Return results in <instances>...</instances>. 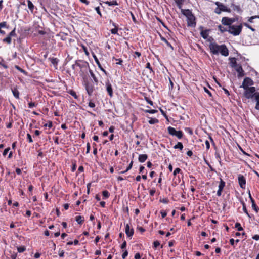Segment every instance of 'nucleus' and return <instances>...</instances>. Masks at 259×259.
Here are the masks:
<instances>
[{"mask_svg":"<svg viewBox=\"0 0 259 259\" xmlns=\"http://www.w3.org/2000/svg\"><path fill=\"white\" fill-rule=\"evenodd\" d=\"M27 2L28 7L29 9L32 12L33 9H34V5H33V3L30 0H27Z\"/></svg>","mask_w":259,"mask_h":259,"instance_id":"nucleus-24","label":"nucleus"},{"mask_svg":"<svg viewBox=\"0 0 259 259\" xmlns=\"http://www.w3.org/2000/svg\"><path fill=\"white\" fill-rule=\"evenodd\" d=\"M10 150V147H8V148L5 149L3 152V155L4 156H6Z\"/></svg>","mask_w":259,"mask_h":259,"instance_id":"nucleus-47","label":"nucleus"},{"mask_svg":"<svg viewBox=\"0 0 259 259\" xmlns=\"http://www.w3.org/2000/svg\"><path fill=\"white\" fill-rule=\"evenodd\" d=\"M215 4L217 5V6L221 7V10L222 11L228 12H231V10L230 8H227L226 6L220 3V2H217L215 3Z\"/></svg>","mask_w":259,"mask_h":259,"instance_id":"nucleus-12","label":"nucleus"},{"mask_svg":"<svg viewBox=\"0 0 259 259\" xmlns=\"http://www.w3.org/2000/svg\"><path fill=\"white\" fill-rule=\"evenodd\" d=\"M106 90L108 92V95L110 97L113 96V90L111 83L108 81L106 82Z\"/></svg>","mask_w":259,"mask_h":259,"instance_id":"nucleus-11","label":"nucleus"},{"mask_svg":"<svg viewBox=\"0 0 259 259\" xmlns=\"http://www.w3.org/2000/svg\"><path fill=\"white\" fill-rule=\"evenodd\" d=\"M256 18H259V16H253L250 17L248 19V21L250 22V23H252L253 20Z\"/></svg>","mask_w":259,"mask_h":259,"instance_id":"nucleus-43","label":"nucleus"},{"mask_svg":"<svg viewBox=\"0 0 259 259\" xmlns=\"http://www.w3.org/2000/svg\"><path fill=\"white\" fill-rule=\"evenodd\" d=\"M85 87L88 94L89 95L91 96L92 94L94 89L93 85L91 82H87L85 83Z\"/></svg>","mask_w":259,"mask_h":259,"instance_id":"nucleus-8","label":"nucleus"},{"mask_svg":"<svg viewBox=\"0 0 259 259\" xmlns=\"http://www.w3.org/2000/svg\"><path fill=\"white\" fill-rule=\"evenodd\" d=\"M242 205H243V211H244V212H245V213H246L248 216H249V213H248V211H247V209H246V206H245V203H244L243 202H242Z\"/></svg>","mask_w":259,"mask_h":259,"instance_id":"nucleus-37","label":"nucleus"},{"mask_svg":"<svg viewBox=\"0 0 259 259\" xmlns=\"http://www.w3.org/2000/svg\"><path fill=\"white\" fill-rule=\"evenodd\" d=\"M183 132L181 131H176V134L175 135L179 139H181L183 137Z\"/></svg>","mask_w":259,"mask_h":259,"instance_id":"nucleus-25","label":"nucleus"},{"mask_svg":"<svg viewBox=\"0 0 259 259\" xmlns=\"http://www.w3.org/2000/svg\"><path fill=\"white\" fill-rule=\"evenodd\" d=\"M90 73L92 77L93 78L95 82L97 84L98 82V79L95 76V75L94 74L93 71L91 70H90Z\"/></svg>","mask_w":259,"mask_h":259,"instance_id":"nucleus-27","label":"nucleus"},{"mask_svg":"<svg viewBox=\"0 0 259 259\" xmlns=\"http://www.w3.org/2000/svg\"><path fill=\"white\" fill-rule=\"evenodd\" d=\"M174 148L175 149H179L180 150H182L183 148V145L181 142H178V143L174 146Z\"/></svg>","mask_w":259,"mask_h":259,"instance_id":"nucleus-23","label":"nucleus"},{"mask_svg":"<svg viewBox=\"0 0 259 259\" xmlns=\"http://www.w3.org/2000/svg\"><path fill=\"white\" fill-rule=\"evenodd\" d=\"M219 30H220L221 32H225V31H228V30H227L226 28H224V27H222V26H221V25H219Z\"/></svg>","mask_w":259,"mask_h":259,"instance_id":"nucleus-45","label":"nucleus"},{"mask_svg":"<svg viewBox=\"0 0 259 259\" xmlns=\"http://www.w3.org/2000/svg\"><path fill=\"white\" fill-rule=\"evenodd\" d=\"M205 144L206 145V147L207 149H209L210 148V144H209V141L206 140L205 142Z\"/></svg>","mask_w":259,"mask_h":259,"instance_id":"nucleus-53","label":"nucleus"},{"mask_svg":"<svg viewBox=\"0 0 259 259\" xmlns=\"http://www.w3.org/2000/svg\"><path fill=\"white\" fill-rule=\"evenodd\" d=\"M204 90L206 93H207L210 97H211L212 95L210 92L206 88H204Z\"/></svg>","mask_w":259,"mask_h":259,"instance_id":"nucleus-58","label":"nucleus"},{"mask_svg":"<svg viewBox=\"0 0 259 259\" xmlns=\"http://www.w3.org/2000/svg\"><path fill=\"white\" fill-rule=\"evenodd\" d=\"M238 179L240 187L242 189H245L246 185V180L244 177L243 175H239Z\"/></svg>","mask_w":259,"mask_h":259,"instance_id":"nucleus-7","label":"nucleus"},{"mask_svg":"<svg viewBox=\"0 0 259 259\" xmlns=\"http://www.w3.org/2000/svg\"><path fill=\"white\" fill-rule=\"evenodd\" d=\"M210 52L214 55H218L220 53L222 55L227 56L229 51L225 45H219L215 42L210 43L209 45Z\"/></svg>","mask_w":259,"mask_h":259,"instance_id":"nucleus-1","label":"nucleus"},{"mask_svg":"<svg viewBox=\"0 0 259 259\" xmlns=\"http://www.w3.org/2000/svg\"><path fill=\"white\" fill-rule=\"evenodd\" d=\"M187 19V25L188 26L195 27L196 26L195 17L193 15L188 18Z\"/></svg>","mask_w":259,"mask_h":259,"instance_id":"nucleus-6","label":"nucleus"},{"mask_svg":"<svg viewBox=\"0 0 259 259\" xmlns=\"http://www.w3.org/2000/svg\"><path fill=\"white\" fill-rule=\"evenodd\" d=\"M235 21L234 18H229L228 17H223L222 19V23L224 25L232 26L231 24Z\"/></svg>","mask_w":259,"mask_h":259,"instance_id":"nucleus-5","label":"nucleus"},{"mask_svg":"<svg viewBox=\"0 0 259 259\" xmlns=\"http://www.w3.org/2000/svg\"><path fill=\"white\" fill-rule=\"evenodd\" d=\"M181 12L187 18L193 15L192 12L189 9H181Z\"/></svg>","mask_w":259,"mask_h":259,"instance_id":"nucleus-13","label":"nucleus"},{"mask_svg":"<svg viewBox=\"0 0 259 259\" xmlns=\"http://www.w3.org/2000/svg\"><path fill=\"white\" fill-rule=\"evenodd\" d=\"M146 68L149 69L151 71H152V69L150 64L149 63H147L146 64Z\"/></svg>","mask_w":259,"mask_h":259,"instance_id":"nucleus-61","label":"nucleus"},{"mask_svg":"<svg viewBox=\"0 0 259 259\" xmlns=\"http://www.w3.org/2000/svg\"><path fill=\"white\" fill-rule=\"evenodd\" d=\"M49 59L50 60L51 62L53 65L57 64V63H58V59L57 58H49Z\"/></svg>","mask_w":259,"mask_h":259,"instance_id":"nucleus-34","label":"nucleus"},{"mask_svg":"<svg viewBox=\"0 0 259 259\" xmlns=\"http://www.w3.org/2000/svg\"><path fill=\"white\" fill-rule=\"evenodd\" d=\"M69 94L71 96H72L74 98H75V99L77 98V96L74 91L71 90L69 92Z\"/></svg>","mask_w":259,"mask_h":259,"instance_id":"nucleus-41","label":"nucleus"},{"mask_svg":"<svg viewBox=\"0 0 259 259\" xmlns=\"http://www.w3.org/2000/svg\"><path fill=\"white\" fill-rule=\"evenodd\" d=\"M160 213H161V216H162V217L163 218H165L166 216V215H167V212L166 211H161L160 212Z\"/></svg>","mask_w":259,"mask_h":259,"instance_id":"nucleus-54","label":"nucleus"},{"mask_svg":"<svg viewBox=\"0 0 259 259\" xmlns=\"http://www.w3.org/2000/svg\"><path fill=\"white\" fill-rule=\"evenodd\" d=\"M153 245H154V247L155 248H156V247H157L158 246H159V245H160V242H159L158 241H157V240L155 241L154 242V243H153Z\"/></svg>","mask_w":259,"mask_h":259,"instance_id":"nucleus-48","label":"nucleus"},{"mask_svg":"<svg viewBox=\"0 0 259 259\" xmlns=\"http://www.w3.org/2000/svg\"><path fill=\"white\" fill-rule=\"evenodd\" d=\"M230 65L232 67L235 68L234 66H238L239 65L237 63L236 59L235 58H231L230 59Z\"/></svg>","mask_w":259,"mask_h":259,"instance_id":"nucleus-17","label":"nucleus"},{"mask_svg":"<svg viewBox=\"0 0 259 259\" xmlns=\"http://www.w3.org/2000/svg\"><path fill=\"white\" fill-rule=\"evenodd\" d=\"M112 25L113 26H114L115 27L113 29H112L110 31L111 32L112 34H118V27L117 26L115 25V24L114 23H112Z\"/></svg>","mask_w":259,"mask_h":259,"instance_id":"nucleus-20","label":"nucleus"},{"mask_svg":"<svg viewBox=\"0 0 259 259\" xmlns=\"http://www.w3.org/2000/svg\"><path fill=\"white\" fill-rule=\"evenodd\" d=\"M27 139L30 143L33 142V140L32 139L31 136L30 135V134L28 133L27 134Z\"/></svg>","mask_w":259,"mask_h":259,"instance_id":"nucleus-42","label":"nucleus"},{"mask_svg":"<svg viewBox=\"0 0 259 259\" xmlns=\"http://www.w3.org/2000/svg\"><path fill=\"white\" fill-rule=\"evenodd\" d=\"M141 256L139 253H137L135 255V259H140Z\"/></svg>","mask_w":259,"mask_h":259,"instance_id":"nucleus-62","label":"nucleus"},{"mask_svg":"<svg viewBox=\"0 0 259 259\" xmlns=\"http://www.w3.org/2000/svg\"><path fill=\"white\" fill-rule=\"evenodd\" d=\"M126 242L124 240L121 246V249H124L126 247Z\"/></svg>","mask_w":259,"mask_h":259,"instance_id":"nucleus-57","label":"nucleus"},{"mask_svg":"<svg viewBox=\"0 0 259 259\" xmlns=\"http://www.w3.org/2000/svg\"><path fill=\"white\" fill-rule=\"evenodd\" d=\"M244 25L246 26V27L249 28L250 30H251L252 31H254L255 29L253 28L251 26H250L248 24L245 23H244Z\"/></svg>","mask_w":259,"mask_h":259,"instance_id":"nucleus-44","label":"nucleus"},{"mask_svg":"<svg viewBox=\"0 0 259 259\" xmlns=\"http://www.w3.org/2000/svg\"><path fill=\"white\" fill-rule=\"evenodd\" d=\"M146 112H148V113H151V114H154L156 112H157V110H153V109H151V110H146Z\"/></svg>","mask_w":259,"mask_h":259,"instance_id":"nucleus-46","label":"nucleus"},{"mask_svg":"<svg viewBox=\"0 0 259 259\" xmlns=\"http://www.w3.org/2000/svg\"><path fill=\"white\" fill-rule=\"evenodd\" d=\"M93 57L94 58V60H95L96 63H97V65L98 66L99 68H100L102 71L105 72H106L105 70L102 67L101 65L100 64V62H99V60L98 59L97 57H96V56L94 55Z\"/></svg>","mask_w":259,"mask_h":259,"instance_id":"nucleus-16","label":"nucleus"},{"mask_svg":"<svg viewBox=\"0 0 259 259\" xmlns=\"http://www.w3.org/2000/svg\"><path fill=\"white\" fill-rule=\"evenodd\" d=\"M148 156L147 154H140L139 156L138 160L140 162L143 163L146 160Z\"/></svg>","mask_w":259,"mask_h":259,"instance_id":"nucleus-14","label":"nucleus"},{"mask_svg":"<svg viewBox=\"0 0 259 259\" xmlns=\"http://www.w3.org/2000/svg\"><path fill=\"white\" fill-rule=\"evenodd\" d=\"M161 40L162 41H163V42H164L165 43H166V44L167 45V46L169 47L170 48H171L172 49H173V47L172 46H171V45L166 40V39H165L164 37H161Z\"/></svg>","mask_w":259,"mask_h":259,"instance_id":"nucleus-28","label":"nucleus"},{"mask_svg":"<svg viewBox=\"0 0 259 259\" xmlns=\"http://www.w3.org/2000/svg\"><path fill=\"white\" fill-rule=\"evenodd\" d=\"M252 85H253V80L249 77H245L240 87L243 88V89H246V88H250L251 87L250 86Z\"/></svg>","mask_w":259,"mask_h":259,"instance_id":"nucleus-4","label":"nucleus"},{"mask_svg":"<svg viewBox=\"0 0 259 259\" xmlns=\"http://www.w3.org/2000/svg\"><path fill=\"white\" fill-rule=\"evenodd\" d=\"M10 37L15 36L16 33L15 32V28L8 35Z\"/></svg>","mask_w":259,"mask_h":259,"instance_id":"nucleus-40","label":"nucleus"},{"mask_svg":"<svg viewBox=\"0 0 259 259\" xmlns=\"http://www.w3.org/2000/svg\"><path fill=\"white\" fill-rule=\"evenodd\" d=\"M148 122L150 124H154L155 123H158V120L156 118H150Z\"/></svg>","mask_w":259,"mask_h":259,"instance_id":"nucleus-29","label":"nucleus"},{"mask_svg":"<svg viewBox=\"0 0 259 259\" xmlns=\"http://www.w3.org/2000/svg\"><path fill=\"white\" fill-rule=\"evenodd\" d=\"M45 126H48L49 128H51L52 127V122H49L48 123H46L44 125Z\"/></svg>","mask_w":259,"mask_h":259,"instance_id":"nucleus-59","label":"nucleus"},{"mask_svg":"<svg viewBox=\"0 0 259 259\" xmlns=\"http://www.w3.org/2000/svg\"><path fill=\"white\" fill-rule=\"evenodd\" d=\"M249 198L250 199V200L251 201V203H252V208L255 209V210H256V208H257V206L255 204V201L254 200V199L252 198L251 195H250V192L249 193Z\"/></svg>","mask_w":259,"mask_h":259,"instance_id":"nucleus-21","label":"nucleus"},{"mask_svg":"<svg viewBox=\"0 0 259 259\" xmlns=\"http://www.w3.org/2000/svg\"><path fill=\"white\" fill-rule=\"evenodd\" d=\"M95 10L96 11L97 13L100 15V16H101V13L100 11V7H97L95 8Z\"/></svg>","mask_w":259,"mask_h":259,"instance_id":"nucleus-56","label":"nucleus"},{"mask_svg":"<svg viewBox=\"0 0 259 259\" xmlns=\"http://www.w3.org/2000/svg\"><path fill=\"white\" fill-rule=\"evenodd\" d=\"M244 93V96L247 99H252L254 98L255 100L259 99V92H255V88L253 87L246 88Z\"/></svg>","mask_w":259,"mask_h":259,"instance_id":"nucleus-2","label":"nucleus"},{"mask_svg":"<svg viewBox=\"0 0 259 259\" xmlns=\"http://www.w3.org/2000/svg\"><path fill=\"white\" fill-rule=\"evenodd\" d=\"M102 194H103V196L105 198H107L109 196V192L107 191H106V190L103 191V192H102Z\"/></svg>","mask_w":259,"mask_h":259,"instance_id":"nucleus-38","label":"nucleus"},{"mask_svg":"<svg viewBox=\"0 0 259 259\" xmlns=\"http://www.w3.org/2000/svg\"><path fill=\"white\" fill-rule=\"evenodd\" d=\"M225 185V183L222 179H221L220 183L219 185V189L223 190Z\"/></svg>","mask_w":259,"mask_h":259,"instance_id":"nucleus-33","label":"nucleus"},{"mask_svg":"<svg viewBox=\"0 0 259 259\" xmlns=\"http://www.w3.org/2000/svg\"><path fill=\"white\" fill-rule=\"evenodd\" d=\"M75 220L79 224H81L84 221L82 217L80 215L76 217Z\"/></svg>","mask_w":259,"mask_h":259,"instance_id":"nucleus-26","label":"nucleus"},{"mask_svg":"<svg viewBox=\"0 0 259 259\" xmlns=\"http://www.w3.org/2000/svg\"><path fill=\"white\" fill-rule=\"evenodd\" d=\"M26 248L24 246H20L17 248V250L20 253L24 252Z\"/></svg>","mask_w":259,"mask_h":259,"instance_id":"nucleus-36","label":"nucleus"},{"mask_svg":"<svg viewBox=\"0 0 259 259\" xmlns=\"http://www.w3.org/2000/svg\"><path fill=\"white\" fill-rule=\"evenodd\" d=\"M200 35L204 39H206L208 36V30H202L200 32Z\"/></svg>","mask_w":259,"mask_h":259,"instance_id":"nucleus-18","label":"nucleus"},{"mask_svg":"<svg viewBox=\"0 0 259 259\" xmlns=\"http://www.w3.org/2000/svg\"><path fill=\"white\" fill-rule=\"evenodd\" d=\"M7 22H2L0 23V28H4L6 27Z\"/></svg>","mask_w":259,"mask_h":259,"instance_id":"nucleus-51","label":"nucleus"},{"mask_svg":"<svg viewBox=\"0 0 259 259\" xmlns=\"http://www.w3.org/2000/svg\"><path fill=\"white\" fill-rule=\"evenodd\" d=\"M125 233L128 237L131 238L134 234V229H130V226L127 224L125 228Z\"/></svg>","mask_w":259,"mask_h":259,"instance_id":"nucleus-10","label":"nucleus"},{"mask_svg":"<svg viewBox=\"0 0 259 259\" xmlns=\"http://www.w3.org/2000/svg\"><path fill=\"white\" fill-rule=\"evenodd\" d=\"M231 7L234 11H237L238 13L241 12V9L239 5H236L232 3Z\"/></svg>","mask_w":259,"mask_h":259,"instance_id":"nucleus-15","label":"nucleus"},{"mask_svg":"<svg viewBox=\"0 0 259 259\" xmlns=\"http://www.w3.org/2000/svg\"><path fill=\"white\" fill-rule=\"evenodd\" d=\"M252 238L255 240H259V235H255L252 237Z\"/></svg>","mask_w":259,"mask_h":259,"instance_id":"nucleus-64","label":"nucleus"},{"mask_svg":"<svg viewBox=\"0 0 259 259\" xmlns=\"http://www.w3.org/2000/svg\"><path fill=\"white\" fill-rule=\"evenodd\" d=\"M128 255V251L125 250L124 253L122 255V257L123 259H125Z\"/></svg>","mask_w":259,"mask_h":259,"instance_id":"nucleus-50","label":"nucleus"},{"mask_svg":"<svg viewBox=\"0 0 259 259\" xmlns=\"http://www.w3.org/2000/svg\"><path fill=\"white\" fill-rule=\"evenodd\" d=\"M235 66V69L236 71L238 73V77H241L243 76L244 75V70H243V68H242L241 65L239 64L238 66Z\"/></svg>","mask_w":259,"mask_h":259,"instance_id":"nucleus-9","label":"nucleus"},{"mask_svg":"<svg viewBox=\"0 0 259 259\" xmlns=\"http://www.w3.org/2000/svg\"><path fill=\"white\" fill-rule=\"evenodd\" d=\"M28 105H29V107L31 108H32L33 107H34L35 106V103L34 102H30L28 104Z\"/></svg>","mask_w":259,"mask_h":259,"instance_id":"nucleus-60","label":"nucleus"},{"mask_svg":"<svg viewBox=\"0 0 259 259\" xmlns=\"http://www.w3.org/2000/svg\"><path fill=\"white\" fill-rule=\"evenodd\" d=\"M90 143H88L87 145V151H86V153H89L90 152Z\"/></svg>","mask_w":259,"mask_h":259,"instance_id":"nucleus-55","label":"nucleus"},{"mask_svg":"<svg viewBox=\"0 0 259 259\" xmlns=\"http://www.w3.org/2000/svg\"><path fill=\"white\" fill-rule=\"evenodd\" d=\"M242 25H232L228 27V31L233 34L234 36L238 35L241 32L242 30Z\"/></svg>","mask_w":259,"mask_h":259,"instance_id":"nucleus-3","label":"nucleus"},{"mask_svg":"<svg viewBox=\"0 0 259 259\" xmlns=\"http://www.w3.org/2000/svg\"><path fill=\"white\" fill-rule=\"evenodd\" d=\"M105 3L109 6H115V5H118L117 2L115 1H110V2L107 1V2H105Z\"/></svg>","mask_w":259,"mask_h":259,"instance_id":"nucleus-30","label":"nucleus"},{"mask_svg":"<svg viewBox=\"0 0 259 259\" xmlns=\"http://www.w3.org/2000/svg\"><path fill=\"white\" fill-rule=\"evenodd\" d=\"M221 12V7L218 6V7L215 9V12L217 14H220Z\"/></svg>","mask_w":259,"mask_h":259,"instance_id":"nucleus-49","label":"nucleus"},{"mask_svg":"<svg viewBox=\"0 0 259 259\" xmlns=\"http://www.w3.org/2000/svg\"><path fill=\"white\" fill-rule=\"evenodd\" d=\"M12 93H13L14 96L16 98L18 99L19 98V92L17 89H13Z\"/></svg>","mask_w":259,"mask_h":259,"instance_id":"nucleus-22","label":"nucleus"},{"mask_svg":"<svg viewBox=\"0 0 259 259\" xmlns=\"http://www.w3.org/2000/svg\"><path fill=\"white\" fill-rule=\"evenodd\" d=\"M11 40H12V39H11V37H10V36L8 35L7 37H6L5 38H4V39H3V42H6V43H7V44H11Z\"/></svg>","mask_w":259,"mask_h":259,"instance_id":"nucleus-31","label":"nucleus"},{"mask_svg":"<svg viewBox=\"0 0 259 259\" xmlns=\"http://www.w3.org/2000/svg\"><path fill=\"white\" fill-rule=\"evenodd\" d=\"M167 131H168V133L170 135H171L172 136H175V135L176 134V130H175V128L171 127V126H169L167 128Z\"/></svg>","mask_w":259,"mask_h":259,"instance_id":"nucleus-19","label":"nucleus"},{"mask_svg":"<svg viewBox=\"0 0 259 259\" xmlns=\"http://www.w3.org/2000/svg\"><path fill=\"white\" fill-rule=\"evenodd\" d=\"M184 0H175V2L179 7V8L181 9L182 5L183 3Z\"/></svg>","mask_w":259,"mask_h":259,"instance_id":"nucleus-35","label":"nucleus"},{"mask_svg":"<svg viewBox=\"0 0 259 259\" xmlns=\"http://www.w3.org/2000/svg\"><path fill=\"white\" fill-rule=\"evenodd\" d=\"M235 227L237 229L238 231H241L243 230L239 223H236L235 225Z\"/></svg>","mask_w":259,"mask_h":259,"instance_id":"nucleus-32","label":"nucleus"},{"mask_svg":"<svg viewBox=\"0 0 259 259\" xmlns=\"http://www.w3.org/2000/svg\"><path fill=\"white\" fill-rule=\"evenodd\" d=\"M181 171V169L179 168H176L174 172H173V175L174 176H176L177 175V174H179L180 173V172Z\"/></svg>","mask_w":259,"mask_h":259,"instance_id":"nucleus-39","label":"nucleus"},{"mask_svg":"<svg viewBox=\"0 0 259 259\" xmlns=\"http://www.w3.org/2000/svg\"><path fill=\"white\" fill-rule=\"evenodd\" d=\"M155 193V190L154 189L150 190L149 194L151 196H153Z\"/></svg>","mask_w":259,"mask_h":259,"instance_id":"nucleus-52","label":"nucleus"},{"mask_svg":"<svg viewBox=\"0 0 259 259\" xmlns=\"http://www.w3.org/2000/svg\"><path fill=\"white\" fill-rule=\"evenodd\" d=\"M257 101L256 106H255V109L256 110H259V99L258 100H255Z\"/></svg>","mask_w":259,"mask_h":259,"instance_id":"nucleus-63","label":"nucleus"}]
</instances>
